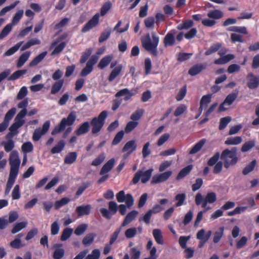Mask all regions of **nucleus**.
Wrapping results in <instances>:
<instances>
[{"label":"nucleus","mask_w":259,"mask_h":259,"mask_svg":"<svg viewBox=\"0 0 259 259\" xmlns=\"http://www.w3.org/2000/svg\"><path fill=\"white\" fill-rule=\"evenodd\" d=\"M159 41V37L154 32L151 33V37L148 33L143 37L141 39L143 47L154 56H157V48Z\"/></svg>","instance_id":"1"},{"label":"nucleus","mask_w":259,"mask_h":259,"mask_svg":"<svg viewBox=\"0 0 259 259\" xmlns=\"http://www.w3.org/2000/svg\"><path fill=\"white\" fill-rule=\"evenodd\" d=\"M221 158L224 161V166L226 168L235 165L238 161L236 148H234L231 150L229 149L224 150L221 155Z\"/></svg>","instance_id":"2"},{"label":"nucleus","mask_w":259,"mask_h":259,"mask_svg":"<svg viewBox=\"0 0 259 259\" xmlns=\"http://www.w3.org/2000/svg\"><path fill=\"white\" fill-rule=\"evenodd\" d=\"M217 201V195L214 192H210L207 193L204 198H203L201 194L198 193L195 196V203L197 205L201 204L202 208L206 210L210 209L207 206L208 203L212 204Z\"/></svg>","instance_id":"3"},{"label":"nucleus","mask_w":259,"mask_h":259,"mask_svg":"<svg viewBox=\"0 0 259 259\" xmlns=\"http://www.w3.org/2000/svg\"><path fill=\"white\" fill-rule=\"evenodd\" d=\"M75 119L76 117L74 114H69L67 118H63L60 123L52 131V134L55 135L61 133L67 125L70 126L73 124Z\"/></svg>","instance_id":"4"},{"label":"nucleus","mask_w":259,"mask_h":259,"mask_svg":"<svg viewBox=\"0 0 259 259\" xmlns=\"http://www.w3.org/2000/svg\"><path fill=\"white\" fill-rule=\"evenodd\" d=\"M21 160L19 157V154L16 151H13L11 152L9 156V163L10 165V171L18 174Z\"/></svg>","instance_id":"5"},{"label":"nucleus","mask_w":259,"mask_h":259,"mask_svg":"<svg viewBox=\"0 0 259 259\" xmlns=\"http://www.w3.org/2000/svg\"><path fill=\"white\" fill-rule=\"evenodd\" d=\"M153 171V169L152 168L145 171L139 170L137 171L133 179V183L137 184L140 179L143 183H146L151 177Z\"/></svg>","instance_id":"6"},{"label":"nucleus","mask_w":259,"mask_h":259,"mask_svg":"<svg viewBox=\"0 0 259 259\" xmlns=\"http://www.w3.org/2000/svg\"><path fill=\"white\" fill-rule=\"evenodd\" d=\"M106 117V114H100L98 117L93 119L91 122L93 134H97L100 131L104 124Z\"/></svg>","instance_id":"7"},{"label":"nucleus","mask_w":259,"mask_h":259,"mask_svg":"<svg viewBox=\"0 0 259 259\" xmlns=\"http://www.w3.org/2000/svg\"><path fill=\"white\" fill-rule=\"evenodd\" d=\"M238 96L237 93L229 94L224 101L221 104L219 108V112H225L230 108V106L236 100Z\"/></svg>","instance_id":"8"},{"label":"nucleus","mask_w":259,"mask_h":259,"mask_svg":"<svg viewBox=\"0 0 259 259\" xmlns=\"http://www.w3.org/2000/svg\"><path fill=\"white\" fill-rule=\"evenodd\" d=\"M172 171L168 170L163 173L156 174L153 176L152 178V184H158L164 182L167 180L171 176Z\"/></svg>","instance_id":"9"},{"label":"nucleus","mask_w":259,"mask_h":259,"mask_svg":"<svg viewBox=\"0 0 259 259\" xmlns=\"http://www.w3.org/2000/svg\"><path fill=\"white\" fill-rule=\"evenodd\" d=\"M50 122L47 121L44 123L42 129L35 130L33 133V140L35 141L39 140L41 137L47 132L50 127Z\"/></svg>","instance_id":"10"},{"label":"nucleus","mask_w":259,"mask_h":259,"mask_svg":"<svg viewBox=\"0 0 259 259\" xmlns=\"http://www.w3.org/2000/svg\"><path fill=\"white\" fill-rule=\"evenodd\" d=\"M100 15L99 14H96L93 18L89 20L82 28V32H86L91 29L95 27L99 23Z\"/></svg>","instance_id":"11"},{"label":"nucleus","mask_w":259,"mask_h":259,"mask_svg":"<svg viewBox=\"0 0 259 259\" xmlns=\"http://www.w3.org/2000/svg\"><path fill=\"white\" fill-rule=\"evenodd\" d=\"M137 148V145L136 141L131 140L127 142L123 148L122 151L126 152V154L124 155V158H126L130 155L133 151Z\"/></svg>","instance_id":"12"},{"label":"nucleus","mask_w":259,"mask_h":259,"mask_svg":"<svg viewBox=\"0 0 259 259\" xmlns=\"http://www.w3.org/2000/svg\"><path fill=\"white\" fill-rule=\"evenodd\" d=\"M249 81L247 86L250 89H256L259 85V77L254 75L252 73H249L247 75Z\"/></svg>","instance_id":"13"},{"label":"nucleus","mask_w":259,"mask_h":259,"mask_svg":"<svg viewBox=\"0 0 259 259\" xmlns=\"http://www.w3.org/2000/svg\"><path fill=\"white\" fill-rule=\"evenodd\" d=\"M54 248L55 249L53 254L54 258L61 259L62 258L65 253L62 245L61 244H56L54 245Z\"/></svg>","instance_id":"14"},{"label":"nucleus","mask_w":259,"mask_h":259,"mask_svg":"<svg viewBox=\"0 0 259 259\" xmlns=\"http://www.w3.org/2000/svg\"><path fill=\"white\" fill-rule=\"evenodd\" d=\"M138 213V211L137 210H133L128 213L122 223L121 227L126 226L136 218Z\"/></svg>","instance_id":"15"},{"label":"nucleus","mask_w":259,"mask_h":259,"mask_svg":"<svg viewBox=\"0 0 259 259\" xmlns=\"http://www.w3.org/2000/svg\"><path fill=\"white\" fill-rule=\"evenodd\" d=\"M211 99V95L207 94L206 95H204L200 102V112H202L203 110H205L208 104L210 102Z\"/></svg>","instance_id":"16"},{"label":"nucleus","mask_w":259,"mask_h":259,"mask_svg":"<svg viewBox=\"0 0 259 259\" xmlns=\"http://www.w3.org/2000/svg\"><path fill=\"white\" fill-rule=\"evenodd\" d=\"M114 159H111L108 160L102 167L100 172L101 175H104L109 172L114 165Z\"/></svg>","instance_id":"17"},{"label":"nucleus","mask_w":259,"mask_h":259,"mask_svg":"<svg viewBox=\"0 0 259 259\" xmlns=\"http://www.w3.org/2000/svg\"><path fill=\"white\" fill-rule=\"evenodd\" d=\"M91 209V206L90 205L80 206L76 207V211L78 213V216L80 217L89 214Z\"/></svg>","instance_id":"18"},{"label":"nucleus","mask_w":259,"mask_h":259,"mask_svg":"<svg viewBox=\"0 0 259 259\" xmlns=\"http://www.w3.org/2000/svg\"><path fill=\"white\" fill-rule=\"evenodd\" d=\"M113 59V55H109L104 57L100 60L99 63L98 65V67L101 69H103L104 68L107 67Z\"/></svg>","instance_id":"19"},{"label":"nucleus","mask_w":259,"mask_h":259,"mask_svg":"<svg viewBox=\"0 0 259 259\" xmlns=\"http://www.w3.org/2000/svg\"><path fill=\"white\" fill-rule=\"evenodd\" d=\"M206 142L205 139H202L197 142L189 151L190 154H194L199 152Z\"/></svg>","instance_id":"20"},{"label":"nucleus","mask_w":259,"mask_h":259,"mask_svg":"<svg viewBox=\"0 0 259 259\" xmlns=\"http://www.w3.org/2000/svg\"><path fill=\"white\" fill-rule=\"evenodd\" d=\"M134 94L127 88L119 91L115 94L116 97L125 96L124 98L125 101L128 100Z\"/></svg>","instance_id":"21"},{"label":"nucleus","mask_w":259,"mask_h":259,"mask_svg":"<svg viewBox=\"0 0 259 259\" xmlns=\"http://www.w3.org/2000/svg\"><path fill=\"white\" fill-rule=\"evenodd\" d=\"M224 227H221L215 232H214L212 238L213 242L214 243H217L221 240L224 235Z\"/></svg>","instance_id":"22"},{"label":"nucleus","mask_w":259,"mask_h":259,"mask_svg":"<svg viewBox=\"0 0 259 259\" xmlns=\"http://www.w3.org/2000/svg\"><path fill=\"white\" fill-rule=\"evenodd\" d=\"M30 55V52L27 51L23 53L19 57L17 64V67L20 68L27 61Z\"/></svg>","instance_id":"23"},{"label":"nucleus","mask_w":259,"mask_h":259,"mask_svg":"<svg viewBox=\"0 0 259 259\" xmlns=\"http://www.w3.org/2000/svg\"><path fill=\"white\" fill-rule=\"evenodd\" d=\"M122 69V66L121 65H119L116 67H115L111 73L110 74L108 80L109 81H112L114 79L116 78V77L119 75L121 70Z\"/></svg>","instance_id":"24"},{"label":"nucleus","mask_w":259,"mask_h":259,"mask_svg":"<svg viewBox=\"0 0 259 259\" xmlns=\"http://www.w3.org/2000/svg\"><path fill=\"white\" fill-rule=\"evenodd\" d=\"M40 44V40L38 38H32L26 42L21 48V51H23L29 48L31 46L36 45H39Z\"/></svg>","instance_id":"25"},{"label":"nucleus","mask_w":259,"mask_h":259,"mask_svg":"<svg viewBox=\"0 0 259 259\" xmlns=\"http://www.w3.org/2000/svg\"><path fill=\"white\" fill-rule=\"evenodd\" d=\"M64 84V80L62 79L56 81L51 88V93L53 95L58 93L62 88Z\"/></svg>","instance_id":"26"},{"label":"nucleus","mask_w":259,"mask_h":259,"mask_svg":"<svg viewBox=\"0 0 259 259\" xmlns=\"http://www.w3.org/2000/svg\"><path fill=\"white\" fill-rule=\"evenodd\" d=\"M242 141L241 137H230L227 139L225 144L228 145H235L240 144Z\"/></svg>","instance_id":"27"},{"label":"nucleus","mask_w":259,"mask_h":259,"mask_svg":"<svg viewBox=\"0 0 259 259\" xmlns=\"http://www.w3.org/2000/svg\"><path fill=\"white\" fill-rule=\"evenodd\" d=\"M90 124L89 122H85L79 127L76 131L77 136L86 134L89 130Z\"/></svg>","instance_id":"28"},{"label":"nucleus","mask_w":259,"mask_h":259,"mask_svg":"<svg viewBox=\"0 0 259 259\" xmlns=\"http://www.w3.org/2000/svg\"><path fill=\"white\" fill-rule=\"evenodd\" d=\"M153 237L156 241V242L159 244H163V241L162 240V232L160 229H155L153 230Z\"/></svg>","instance_id":"29"},{"label":"nucleus","mask_w":259,"mask_h":259,"mask_svg":"<svg viewBox=\"0 0 259 259\" xmlns=\"http://www.w3.org/2000/svg\"><path fill=\"white\" fill-rule=\"evenodd\" d=\"M175 38L174 35L171 33H168L164 38V44L165 47L171 46L174 45Z\"/></svg>","instance_id":"30"},{"label":"nucleus","mask_w":259,"mask_h":259,"mask_svg":"<svg viewBox=\"0 0 259 259\" xmlns=\"http://www.w3.org/2000/svg\"><path fill=\"white\" fill-rule=\"evenodd\" d=\"M229 31L236 32L241 34H247L248 32L245 26H233L230 27L227 29Z\"/></svg>","instance_id":"31"},{"label":"nucleus","mask_w":259,"mask_h":259,"mask_svg":"<svg viewBox=\"0 0 259 259\" xmlns=\"http://www.w3.org/2000/svg\"><path fill=\"white\" fill-rule=\"evenodd\" d=\"M47 53L46 52H44L37 56L35 58L33 59V60L29 63V66L32 67L36 66L39 62H40L45 57Z\"/></svg>","instance_id":"32"},{"label":"nucleus","mask_w":259,"mask_h":259,"mask_svg":"<svg viewBox=\"0 0 259 259\" xmlns=\"http://www.w3.org/2000/svg\"><path fill=\"white\" fill-rule=\"evenodd\" d=\"M203 69L204 67L202 64H197L190 68L188 73L190 75L194 76L200 73Z\"/></svg>","instance_id":"33"},{"label":"nucleus","mask_w":259,"mask_h":259,"mask_svg":"<svg viewBox=\"0 0 259 259\" xmlns=\"http://www.w3.org/2000/svg\"><path fill=\"white\" fill-rule=\"evenodd\" d=\"M23 42V41H20L18 42L14 46L11 47L8 51H7L5 53L4 55L6 56H10L13 55L15 52H16L18 50V49L22 45Z\"/></svg>","instance_id":"34"},{"label":"nucleus","mask_w":259,"mask_h":259,"mask_svg":"<svg viewBox=\"0 0 259 259\" xmlns=\"http://www.w3.org/2000/svg\"><path fill=\"white\" fill-rule=\"evenodd\" d=\"M77 156V153L75 152L69 153L65 157L64 162L66 164H72L76 160Z\"/></svg>","instance_id":"35"},{"label":"nucleus","mask_w":259,"mask_h":259,"mask_svg":"<svg viewBox=\"0 0 259 259\" xmlns=\"http://www.w3.org/2000/svg\"><path fill=\"white\" fill-rule=\"evenodd\" d=\"M65 145V142L63 140H61L55 146H54L51 149V153L53 154H55L61 152L63 150Z\"/></svg>","instance_id":"36"},{"label":"nucleus","mask_w":259,"mask_h":259,"mask_svg":"<svg viewBox=\"0 0 259 259\" xmlns=\"http://www.w3.org/2000/svg\"><path fill=\"white\" fill-rule=\"evenodd\" d=\"M207 16L210 18L220 19L223 17V13L219 10H211L208 13Z\"/></svg>","instance_id":"37"},{"label":"nucleus","mask_w":259,"mask_h":259,"mask_svg":"<svg viewBox=\"0 0 259 259\" xmlns=\"http://www.w3.org/2000/svg\"><path fill=\"white\" fill-rule=\"evenodd\" d=\"M24 11L23 10H19L14 16L11 23L13 26L17 24L23 17Z\"/></svg>","instance_id":"38"},{"label":"nucleus","mask_w":259,"mask_h":259,"mask_svg":"<svg viewBox=\"0 0 259 259\" xmlns=\"http://www.w3.org/2000/svg\"><path fill=\"white\" fill-rule=\"evenodd\" d=\"M96 235L90 233L86 235L82 240V243L85 246L91 245L94 241Z\"/></svg>","instance_id":"39"},{"label":"nucleus","mask_w":259,"mask_h":259,"mask_svg":"<svg viewBox=\"0 0 259 259\" xmlns=\"http://www.w3.org/2000/svg\"><path fill=\"white\" fill-rule=\"evenodd\" d=\"M23 236L22 234L17 235L15 239L10 243L11 247L15 248H19L22 246L20 238Z\"/></svg>","instance_id":"40"},{"label":"nucleus","mask_w":259,"mask_h":259,"mask_svg":"<svg viewBox=\"0 0 259 259\" xmlns=\"http://www.w3.org/2000/svg\"><path fill=\"white\" fill-rule=\"evenodd\" d=\"M27 225V222H22L18 223L15 224L13 228L12 229L11 232L13 234H15L19 231H21L23 228H25Z\"/></svg>","instance_id":"41"},{"label":"nucleus","mask_w":259,"mask_h":259,"mask_svg":"<svg viewBox=\"0 0 259 259\" xmlns=\"http://www.w3.org/2000/svg\"><path fill=\"white\" fill-rule=\"evenodd\" d=\"M255 145V141L251 140L244 143L241 148V151L243 152H246L250 150Z\"/></svg>","instance_id":"42"},{"label":"nucleus","mask_w":259,"mask_h":259,"mask_svg":"<svg viewBox=\"0 0 259 259\" xmlns=\"http://www.w3.org/2000/svg\"><path fill=\"white\" fill-rule=\"evenodd\" d=\"M2 145L4 146V149L7 152L12 151L15 147L14 142L12 140H9L7 142H3Z\"/></svg>","instance_id":"43"},{"label":"nucleus","mask_w":259,"mask_h":259,"mask_svg":"<svg viewBox=\"0 0 259 259\" xmlns=\"http://www.w3.org/2000/svg\"><path fill=\"white\" fill-rule=\"evenodd\" d=\"M28 102L27 99L23 100L18 104V108L20 109L18 113H27L28 111L26 107Z\"/></svg>","instance_id":"44"},{"label":"nucleus","mask_w":259,"mask_h":259,"mask_svg":"<svg viewBox=\"0 0 259 259\" xmlns=\"http://www.w3.org/2000/svg\"><path fill=\"white\" fill-rule=\"evenodd\" d=\"M13 25L8 24L3 29L0 33V39L4 38L11 31Z\"/></svg>","instance_id":"45"},{"label":"nucleus","mask_w":259,"mask_h":259,"mask_svg":"<svg viewBox=\"0 0 259 259\" xmlns=\"http://www.w3.org/2000/svg\"><path fill=\"white\" fill-rule=\"evenodd\" d=\"M27 70H19L14 72L8 78L9 80H14L19 78L21 75L25 74Z\"/></svg>","instance_id":"46"},{"label":"nucleus","mask_w":259,"mask_h":259,"mask_svg":"<svg viewBox=\"0 0 259 259\" xmlns=\"http://www.w3.org/2000/svg\"><path fill=\"white\" fill-rule=\"evenodd\" d=\"M18 174L10 172L8 180L7 183L6 187L11 189L13 185H14L16 179L17 177Z\"/></svg>","instance_id":"47"},{"label":"nucleus","mask_w":259,"mask_h":259,"mask_svg":"<svg viewBox=\"0 0 259 259\" xmlns=\"http://www.w3.org/2000/svg\"><path fill=\"white\" fill-rule=\"evenodd\" d=\"M130 254L131 259H139L141 256V250L136 247H133L131 249Z\"/></svg>","instance_id":"48"},{"label":"nucleus","mask_w":259,"mask_h":259,"mask_svg":"<svg viewBox=\"0 0 259 259\" xmlns=\"http://www.w3.org/2000/svg\"><path fill=\"white\" fill-rule=\"evenodd\" d=\"M193 25V21L191 20H187L180 24L177 28L179 30L188 29Z\"/></svg>","instance_id":"49"},{"label":"nucleus","mask_w":259,"mask_h":259,"mask_svg":"<svg viewBox=\"0 0 259 259\" xmlns=\"http://www.w3.org/2000/svg\"><path fill=\"white\" fill-rule=\"evenodd\" d=\"M111 32L110 28H107L105 30V31L101 33L99 38V42L102 43L110 37Z\"/></svg>","instance_id":"50"},{"label":"nucleus","mask_w":259,"mask_h":259,"mask_svg":"<svg viewBox=\"0 0 259 259\" xmlns=\"http://www.w3.org/2000/svg\"><path fill=\"white\" fill-rule=\"evenodd\" d=\"M221 47V44L220 43L215 44L212 45L205 52V55L206 56L210 55L217 51H218Z\"/></svg>","instance_id":"51"},{"label":"nucleus","mask_w":259,"mask_h":259,"mask_svg":"<svg viewBox=\"0 0 259 259\" xmlns=\"http://www.w3.org/2000/svg\"><path fill=\"white\" fill-rule=\"evenodd\" d=\"M12 197L13 200H17L20 198L21 194L20 191V186L19 185H16L14 187L12 192Z\"/></svg>","instance_id":"52"},{"label":"nucleus","mask_w":259,"mask_h":259,"mask_svg":"<svg viewBox=\"0 0 259 259\" xmlns=\"http://www.w3.org/2000/svg\"><path fill=\"white\" fill-rule=\"evenodd\" d=\"M231 118L229 116L222 118L220 120L219 129L220 130H224L228 123L231 121Z\"/></svg>","instance_id":"53"},{"label":"nucleus","mask_w":259,"mask_h":259,"mask_svg":"<svg viewBox=\"0 0 259 259\" xmlns=\"http://www.w3.org/2000/svg\"><path fill=\"white\" fill-rule=\"evenodd\" d=\"M192 165H188L185 168H184L183 169L181 170V171L179 172L177 176L178 179H180L184 177H185L186 175H187L189 172L192 170Z\"/></svg>","instance_id":"54"},{"label":"nucleus","mask_w":259,"mask_h":259,"mask_svg":"<svg viewBox=\"0 0 259 259\" xmlns=\"http://www.w3.org/2000/svg\"><path fill=\"white\" fill-rule=\"evenodd\" d=\"M73 232V229L70 228L65 229L62 234L61 240L62 241H65L67 240L71 235Z\"/></svg>","instance_id":"55"},{"label":"nucleus","mask_w":259,"mask_h":259,"mask_svg":"<svg viewBox=\"0 0 259 259\" xmlns=\"http://www.w3.org/2000/svg\"><path fill=\"white\" fill-rule=\"evenodd\" d=\"M256 161L255 160L252 161L248 165H247L243 170V174L246 175L250 172L252 171L256 165Z\"/></svg>","instance_id":"56"},{"label":"nucleus","mask_w":259,"mask_h":259,"mask_svg":"<svg viewBox=\"0 0 259 259\" xmlns=\"http://www.w3.org/2000/svg\"><path fill=\"white\" fill-rule=\"evenodd\" d=\"M137 229L136 228H130L127 229L125 232V236L127 238L134 237L137 234Z\"/></svg>","instance_id":"57"},{"label":"nucleus","mask_w":259,"mask_h":259,"mask_svg":"<svg viewBox=\"0 0 259 259\" xmlns=\"http://www.w3.org/2000/svg\"><path fill=\"white\" fill-rule=\"evenodd\" d=\"M66 44L65 42H62L59 45L55 47L54 51L52 52L51 55H55L61 53L64 48L65 47Z\"/></svg>","instance_id":"58"},{"label":"nucleus","mask_w":259,"mask_h":259,"mask_svg":"<svg viewBox=\"0 0 259 259\" xmlns=\"http://www.w3.org/2000/svg\"><path fill=\"white\" fill-rule=\"evenodd\" d=\"M70 200L68 198H63L60 200L56 201L54 204L55 208L56 209H59L63 205L67 204Z\"/></svg>","instance_id":"59"},{"label":"nucleus","mask_w":259,"mask_h":259,"mask_svg":"<svg viewBox=\"0 0 259 259\" xmlns=\"http://www.w3.org/2000/svg\"><path fill=\"white\" fill-rule=\"evenodd\" d=\"M186 199V195L184 193L179 194L176 196V200L178 201L176 205L177 207L182 206Z\"/></svg>","instance_id":"60"},{"label":"nucleus","mask_w":259,"mask_h":259,"mask_svg":"<svg viewBox=\"0 0 259 259\" xmlns=\"http://www.w3.org/2000/svg\"><path fill=\"white\" fill-rule=\"evenodd\" d=\"M100 255V251L98 249H95L91 254L87 256L85 259H99Z\"/></svg>","instance_id":"61"},{"label":"nucleus","mask_w":259,"mask_h":259,"mask_svg":"<svg viewBox=\"0 0 259 259\" xmlns=\"http://www.w3.org/2000/svg\"><path fill=\"white\" fill-rule=\"evenodd\" d=\"M60 230V227L57 221L53 222L51 226V233L52 235H55L58 234Z\"/></svg>","instance_id":"62"},{"label":"nucleus","mask_w":259,"mask_h":259,"mask_svg":"<svg viewBox=\"0 0 259 259\" xmlns=\"http://www.w3.org/2000/svg\"><path fill=\"white\" fill-rule=\"evenodd\" d=\"M33 145L31 142H26L22 146V150L24 153H29L33 150Z\"/></svg>","instance_id":"63"},{"label":"nucleus","mask_w":259,"mask_h":259,"mask_svg":"<svg viewBox=\"0 0 259 259\" xmlns=\"http://www.w3.org/2000/svg\"><path fill=\"white\" fill-rule=\"evenodd\" d=\"M220 157V153L219 152L215 153L213 156L208 160L207 162L208 165L210 166L214 165L217 163Z\"/></svg>","instance_id":"64"}]
</instances>
